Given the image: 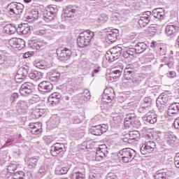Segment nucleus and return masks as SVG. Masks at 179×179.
I'll return each instance as SVG.
<instances>
[{
	"label": "nucleus",
	"mask_w": 179,
	"mask_h": 179,
	"mask_svg": "<svg viewBox=\"0 0 179 179\" xmlns=\"http://www.w3.org/2000/svg\"><path fill=\"white\" fill-rule=\"evenodd\" d=\"M155 17V19H159V20H163L164 17V11L162 8H155L150 11H145L142 13L140 16V19L138 20V24L141 27H145V26H148L152 20V17Z\"/></svg>",
	"instance_id": "f257e3e1"
},
{
	"label": "nucleus",
	"mask_w": 179,
	"mask_h": 179,
	"mask_svg": "<svg viewBox=\"0 0 179 179\" xmlns=\"http://www.w3.org/2000/svg\"><path fill=\"white\" fill-rule=\"evenodd\" d=\"M124 79L129 80L130 86H138L141 84V77L136 75L135 68L131 65L127 66L124 71Z\"/></svg>",
	"instance_id": "f03ea898"
},
{
	"label": "nucleus",
	"mask_w": 179,
	"mask_h": 179,
	"mask_svg": "<svg viewBox=\"0 0 179 179\" xmlns=\"http://www.w3.org/2000/svg\"><path fill=\"white\" fill-rule=\"evenodd\" d=\"M94 37V32L87 30L84 31L83 33L80 34L77 39V43L80 48H85L87 45H90L92 42V38Z\"/></svg>",
	"instance_id": "7ed1b4c3"
},
{
	"label": "nucleus",
	"mask_w": 179,
	"mask_h": 179,
	"mask_svg": "<svg viewBox=\"0 0 179 179\" xmlns=\"http://www.w3.org/2000/svg\"><path fill=\"white\" fill-rule=\"evenodd\" d=\"M136 156V152L131 148H124L117 153V157L122 163H131Z\"/></svg>",
	"instance_id": "20e7f679"
},
{
	"label": "nucleus",
	"mask_w": 179,
	"mask_h": 179,
	"mask_svg": "<svg viewBox=\"0 0 179 179\" xmlns=\"http://www.w3.org/2000/svg\"><path fill=\"white\" fill-rule=\"evenodd\" d=\"M121 54H122V48L115 46L107 52L106 58L109 62H114L121 57Z\"/></svg>",
	"instance_id": "39448f33"
},
{
	"label": "nucleus",
	"mask_w": 179,
	"mask_h": 179,
	"mask_svg": "<svg viewBox=\"0 0 179 179\" xmlns=\"http://www.w3.org/2000/svg\"><path fill=\"white\" fill-rule=\"evenodd\" d=\"M7 9L9 15L15 16L22 13L23 9H24V6L20 3L12 2L8 5Z\"/></svg>",
	"instance_id": "423d86ee"
},
{
	"label": "nucleus",
	"mask_w": 179,
	"mask_h": 179,
	"mask_svg": "<svg viewBox=\"0 0 179 179\" xmlns=\"http://www.w3.org/2000/svg\"><path fill=\"white\" fill-rule=\"evenodd\" d=\"M170 100H171V98L169 95L162 94L156 101L157 108L160 111H164V108H166V106L169 104Z\"/></svg>",
	"instance_id": "0eeeda50"
},
{
	"label": "nucleus",
	"mask_w": 179,
	"mask_h": 179,
	"mask_svg": "<svg viewBox=\"0 0 179 179\" xmlns=\"http://www.w3.org/2000/svg\"><path fill=\"white\" fill-rule=\"evenodd\" d=\"M156 143L153 141H148L140 145V152L142 155H149L155 150Z\"/></svg>",
	"instance_id": "6e6552de"
},
{
	"label": "nucleus",
	"mask_w": 179,
	"mask_h": 179,
	"mask_svg": "<svg viewBox=\"0 0 179 179\" xmlns=\"http://www.w3.org/2000/svg\"><path fill=\"white\" fill-rule=\"evenodd\" d=\"M57 59L59 61H68L72 55V51L66 48H59L57 50Z\"/></svg>",
	"instance_id": "1a4fd4ad"
},
{
	"label": "nucleus",
	"mask_w": 179,
	"mask_h": 179,
	"mask_svg": "<svg viewBox=\"0 0 179 179\" xmlns=\"http://www.w3.org/2000/svg\"><path fill=\"white\" fill-rule=\"evenodd\" d=\"M8 45H10L13 50H22V48H24L26 46V42L21 38H13L9 40Z\"/></svg>",
	"instance_id": "9d476101"
},
{
	"label": "nucleus",
	"mask_w": 179,
	"mask_h": 179,
	"mask_svg": "<svg viewBox=\"0 0 179 179\" xmlns=\"http://www.w3.org/2000/svg\"><path fill=\"white\" fill-rule=\"evenodd\" d=\"M106 148V145H101V147H99L96 149V156H95V160L96 162H103L106 157H108V151L107 149L103 148Z\"/></svg>",
	"instance_id": "9b49d317"
},
{
	"label": "nucleus",
	"mask_w": 179,
	"mask_h": 179,
	"mask_svg": "<svg viewBox=\"0 0 179 179\" xmlns=\"http://www.w3.org/2000/svg\"><path fill=\"white\" fill-rule=\"evenodd\" d=\"M115 96V94H114V90H113V88H106L103 91L101 100L103 103H111Z\"/></svg>",
	"instance_id": "f8f14e48"
},
{
	"label": "nucleus",
	"mask_w": 179,
	"mask_h": 179,
	"mask_svg": "<svg viewBox=\"0 0 179 179\" xmlns=\"http://www.w3.org/2000/svg\"><path fill=\"white\" fill-rule=\"evenodd\" d=\"M34 89V85L30 82L24 83L22 85L20 89V93L22 96H27V94H31Z\"/></svg>",
	"instance_id": "ddd939ff"
},
{
	"label": "nucleus",
	"mask_w": 179,
	"mask_h": 179,
	"mask_svg": "<svg viewBox=\"0 0 179 179\" xmlns=\"http://www.w3.org/2000/svg\"><path fill=\"white\" fill-rule=\"evenodd\" d=\"M54 86L50 81H43L38 85V90L41 93H50L52 91Z\"/></svg>",
	"instance_id": "4468645a"
},
{
	"label": "nucleus",
	"mask_w": 179,
	"mask_h": 179,
	"mask_svg": "<svg viewBox=\"0 0 179 179\" xmlns=\"http://www.w3.org/2000/svg\"><path fill=\"white\" fill-rule=\"evenodd\" d=\"M65 145L64 143H56L51 147L50 153L52 156H58V155H62Z\"/></svg>",
	"instance_id": "2eb2a0df"
},
{
	"label": "nucleus",
	"mask_w": 179,
	"mask_h": 179,
	"mask_svg": "<svg viewBox=\"0 0 179 179\" xmlns=\"http://www.w3.org/2000/svg\"><path fill=\"white\" fill-rule=\"evenodd\" d=\"M29 73V68L27 66L20 67L18 70L17 75L15 76V80L17 83L23 82Z\"/></svg>",
	"instance_id": "dca6fc26"
},
{
	"label": "nucleus",
	"mask_w": 179,
	"mask_h": 179,
	"mask_svg": "<svg viewBox=\"0 0 179 179\" xmlns=\"http://www.w3.org/2000/svg\"><path fill=\"white\" fill-rule=\"evenodd\" d=\"M143 121L149 122V124H156L157 122V115L153 110H149L143 117Z\"/></svg>",
	"instance_id": "f3484780"
},
{
	"label": "nucleus",
	"mask_w": 179,
	"mask_h": 179,
	"mask_svg": "<svg viewBox=\"0 0 179 179\" xmlns=\"http://www.w3.org/2000/svg\"><path fill=\"white\" fill-rule=\"evenodd\" d=\"M29 128L32 135H38L43 131V124L40 122L30 123Z\"/></svg>",
	"instance_id": "a211bd4d"
},
{
	"label": "nucleus",
	"mask_w": 179,
	"mask_h": 179,
	"mask_svg": "<svg viewBox=\"0 0 179 179\" xmlns=\"http://www.w3.org/2000/svg\"><path fill=\"white\" fill-rule=\"evenodd\" d=\"M120 35V31L118 29H115L110 31L107 34L106 36V42L110 44V43H115V41L117 39L118 36Z\"/></svg>",
	"instance_id": "6ab92c4d"
},
{
	"label": "nucleus",
	"mask_w": 179,
	"mask_h": 179,
	"mask_svg": "<svg viewBox=\"0 0 179 179\" xmlns=\"http://www.w3.org/2000/svg\"><path fill=\"white\" fill-rule=\"evenodd\" d=\"M28 45L32 50H40V48H44L47 45V42H44V41H30Z\"/></svg>",
	"instance_id": "aec40b11"
},
{
	"label": "nucleus",
	"mask_w": 179,
	"mask_h": 179,
	"mask_svg": "<svg viewBox=\"0 0 179 179\" xmlns=\"http://www.w3.org/2000/svg\"><path fill=\"white\" fill-rule=\"evenodd\" d=\"M31 118L34 120H37V118H40V117H43L44 114H45L46 110L44 108H36L34 109L31 110L30 111Z\"/></svg>",
	"instance_id": "412c9836"
},
{
	"label": "nucleus",
	"mask_w": 179,
	"mask_h": 179,
	"mask_svg": "<svg viewBox=\"0 0 179 179\" xmlns=\"http://www.w3.org/2000/svg\"><path fill=\"white\" fill-rule=\"evenodd\" d=\"M75 12L76 10L73 7H66L64 13V17L62 18L63 20H66V22H69L71 17H73V15H75Z\"/></svg>",
	"instance_id": "4be33fe9"
},
{
	"label": "nucleus",
	"mask_w": 179,
	"mask_h": 179,
	"mask_svg": "<svg viewBox=\"0 0 179 179\" xmlns=\"http://www.w3.org/2000/svg\"><path fill=\"white\" fill-rule=\"evenodd\" d=\"M27 22H31L38 19V10L36 9L31 10L25 16Z\"/></svg>",
	"instance_id": "5701e85b"
},
{
	"label": "nucleus",
	"mask_w": 179,
	"mask_h": 179,
	"mask_svg": "<svg viewBox=\"0 0 179 179\" xmlns=\"http://www.w3.org/2000/svg\"><path fill=\"white\" fill-rule=\"evenodd\" d=\"M60 121L61 119L59 118V116H57V115H52L49 121H48V127H50V128H57Z\"/></svg>",
	"instance_id": "b1692460"
},
{
	"label": "nucleus",
	"mask_w": 179,
	"mask_h": 179,
	"mask_svg": "<svg viewBox=\"0 0 179 179\" xmlns=\"http://www.w3.org/2000/svg\"><path fill=\"white\" fill-rule=\"evenodd\" d=\"M165 141L169 146H174L177 143V136L173 133H167L165 134Z\"/></svg>",
	"instance_id": "393cba45"
},
{
	"label": "nucleus",
	"mask_w": 179,
	"mask_h": 179,
	"mask_svg": "<svg viewBox=\"0 0 179 179\" xmlns=\"http://www.w3.org/2000/svg\"><path fill=\"white\" fill-rule=\"evenodd\" d=\"M178 113L179 103H174L169 106L167 114L169 117H172V115H176V114H178Z\"/></svg>",
	"instance_id": "a878e982"
},
{
	"label": "nucleus",
	"mask_w": 179,
	"mask_h": 179,
	"mask_svg": "<svg viewBox=\"0 0 179 179\" xmlns=\"http://www.w3.org/2000/svg\"><path fill=\"white\" fill-rule=\"evenodd\" d=\"M179 27L174 25H167L165 28L166 34L170 36H176L178 33Z\"/></svg>",
	"instance_id": "bb28decb"
},
{
	"label": "nucleus",
	"mask_w": 179,
	"mask_h": 179,
	"mask_svg": "<svg viewBox=\"0 0 179 179\" xmlns=\"http://www.w3.org/2000/svg\"><path fill=\"white\" fill-rule=\"evenodd\" d=\"M123 69H124L123 66H120V68L113 69V70L110 73V78H113V80L118 79L120 76H121V75L122 74Z\"/></svg>",
	"instance_id": "cd10ccee"
},
{
	"label": "nucleus",
	"mask_w": 179,
	"mask_h": 179,
	"mask_svg": "<svg viewBox=\"0 0 179 179\" xmlns=\"http://www.w3.org/2000/svg\"><path fill=\"white\" fill-rule=\"evenodd\" d=\"M134 48H136V54H142L148 49V44L145 42H138Z\"/></svg>",
	"instance_id": "c85d7f7f"
},
{
	"label": "nucleus",
	"mask_w": 179,
	"mask_h": 179,
	"mask_svg": "<svg viewBox=\"0 0 179 179\" xmlns=\"http://www.w3.org/2000/svg\"><path fill=\"white\" fill-rule=\"evenodd\" d=\"M62 96L58 92H54L52 94L49 98L48 101L50 104H58L59 103V100H61Z\"/></svg>",
	"instance_id": "c756f323"
},
{
	"label": "nucleus",
	"mask_w": 179,
	"mask_h": 179,
	"mask_svg": "<svg viewBox=\"0 0 179 179\" xmlns=\"http://www.w3.org/2000/svg\"><path fill=\"white\" fill-rule=\"evenodd\" d=\"M29 79L32 80H40V79H43V73L38 71H33L29 74Z\"/></svg>",
	"instance_id": "7c9ffc66"
},
{
	"label": "nucleus",
	"mask_w": 179,
	"mask_h": 179,
	"mask_svg": "<svg viewBox=\"0 0 179 179\" xmlns=\"http://www.w3.org/2000/svg\"><path fill=\"white\" fill-rule=\"evenodd\" d=\"M101 129V125H96L95 127H92L90 129V132L92 135H95L96 136H100V135H103L104 134L105 129Z\"/></svg>",
	"instance_id": "2f4dec72"
},
{
	"label": "nucleus",
	"mask_w": 179,
	"mask_h": 179,
	"mask_svg": "<svg viewBox=\"0 0 179 179\" xmlns=\"http://www.w3.org/2000/svg\"><path fill=\"white\" fill-rule=\"evenodd\" d=\"M72 179H85L86 171L85 170L80 171H73L71 173Z\"/></svg>",
	"instance_id": "473e14b6"
},
{
	"label": "nucleus",
	"mask_w": 179,
	"mask_h": 179,
	"mask_svg": "<svg viewBox=\"0 0 179 179\" xmlns=\"http://www.w3.org/2000/svg\"><path fill=\"white\" fill-rule=\"evenodd\" d=\"M61 74L57 71H52L49 73V80L53 83H57L59 80Z\"/></svg>",
	"instance_id": "72a5a7b5"
},
{
	"label": "nucleus",
	"mask_w": 179,
	"mask_h": 179,
	"mask_svg": "<svg viewBox=\"0 0 179 179\" xmlns=\"http://www.w3.org/2000/svg\"><path fill=\"white\" fill-rule=\"evenodd\" d=\"M43 19L45 22L48 23V22H52L53 19H55V15L52 14V13H50V11L45 10L43 11Z\"/></svg>",
	"instance_id": "f704fd0d"
},
{
	"label": "nucleus",
	"mask_w": 179,
	"mask_h": 179,
	"mask_svg": "<svg viewBox=\"0 0 179 179\" xmlns=\"http://www.w3.org/2000/svg\"><path fill=\"white\" fill-rule=\"evenodd\" d=\"M162 64L160 65V68H173V63L170 62V59L167 57H164L161 59Z\"/></svg>",
	"instance_id": "c9c22d12"
},
{
	"label": "nucleus",
	"mask_w": 179,
	"mask_h": 179,
	"mask_svg": "<svg viewBox=\"0 0 179 179\" xmlns=\"http://www.w3.org/2000/svg\"><path fill=\"white\" fill-rule=\"evenodd\" d=\"M122 6H124V8H129L131 10L135 9V3L130 0H121Z\"/></svg>",
	"instance_id": "e433bc0d"
},
{
	"label": "nucleus",
	"mask_w": 179,
	"mask_h": 179,
	"mask_svg": "<svg viewBox=\"0 0 179 179\" xmlns=\"http://www.w3.org/2000/svg\"><path fill=\"white\" fill-rule=\"evenodd\" d=\"M3 30L7 34H15V33H16V27L8 24L4 27Z\"/></svg>",
	"instance_id": "4c0bfd02"
},
{
	"label": "nucleus",
	"mask_w": 179,
	"mask_h": 179,
	"mask_svg": "<svg viewBox=\"0 0 179 179\" xmlns=\"http://www.w3.org/2000/svg\"><path fill=\"white\" fill-rule=\"evenodd\" d=\"M34 66L38 69H45L47 68V63H45V61L36 59L34 62Z\"/></svg>",
	"instance_id": "58836bf2"
},
{
	"label": "nucleus",
	"mask_w": 179,
	"mask_h": 179,
	"mask_svg": "<svg viewBox=\"0 0 179 179\" xmlns=\"http://www.w3.org/2000/svg\"><path fill=\"white\" fill-rule=\"evenodd\" d=\"M134 54H136V49L135 48H127L124 55L126 58H129L134 57Z\"/></svg>",
	"instance_id": "ea45409f"
},
{
	"label": "nucleus",
	"mask_w": 179,
	"mask_h": 179,
	"mask_svg": "<svg viewBox=\"0 0 179 179\" xmlns=\"http://www.w3.org/2000/svg\"><path fill=\"white\" fill-rule=\"evenodd\" d=\"M37 162H38V159L36 158H29L27 161L29 169H34L37 166Z\"/></svg>",
	"instance_id": "a19ab883"
},
{
	"label": "nucleus",
	"mask_w": 179,
	"mask_h": 179,
	"mask_svg": "<svg viewBox=\"0 0 179 179\" xmlns=\"http://www.w3.org/2000/svg\"><path fill=\"white\" fill-rule=\"evenodd\" d=\"M90 92L89 91V90H85L81 94L80 99L81 100H83V101H87L90 100Z\"/></svg>",
	"instance_id": "79ce46f5"
},
{
	"label": "nucleus",
	"mask_w": 179,
	"mask_h": 179,
	"mask_svg": "<svg viewBox=\"0 0 179 179\" xmlns=\"http://www.w3.org/2000/svg\"><path fill=\"white\" fill-rule=\"evenodd\" d=\"M17 30L21 34H24V35L29 34V33H30V27L22 26L21 27H19Z\"/></svg>",
	"instance_id": "37998d69"
},
{
	"label": "nucleus",
	"mask_w": 179,
	"mask_h": 179,
	"mask_svg": "<svg viewBox=\"0 0 179 179\" xmlns=\"http://www.w3.org/2000/svg\"><path fill=\"white\" fill-rule=\"evenodd\" d=\"M108 20V15L106 14L102 13L101 14V16L99 17L97 22L100 24H103V23H106Z\"/></svg>",
	"instance_id": "c03bdc74"
},
{
	"label": "nucleus",
	"mask_w": 179,
	"mask_h": 179,
	"mask_svg": "<svg viewBox=\"0 0 179 179\" xmlns=\"http://www.w3.org/2000/svg\"><path fill=\"white\" fill-rule=\"evenodd\" d=\"M139 131L134 130L129 132V136L130 139L134 142L135 139H138L139 138Z\"/></svg>",
	"instance_id": "a18cd8bd"
},
{
	"label": "nucleus",
	"mask_w": 179,
	"mask_h": 179,
	"mask_svg": "<svg viewBox=\"0 0 179 179\" xmlns=\"http://www.w3.org/2000/svg\"><path fill=\"white\" fill-rule=\"evenodd\" d=\"M155 179H167V173L163 171H157L155 175Z\"/></svg>",
	"instance_id": "49530a36"
},
{
	"label": "nucleus",
	"mask_w": 179,
	"mask_h": 179,
	"mask_svg": "<svg viewBox=\"0 0 179 179\" xmlns=\"http://www.w3.org/2000/svg\"><path fill=\"white\" fill-rule=\"evenodd\" d=\"M69 170V168L68 167H63L59 169H57L55 171V173L57 174V176H62V174H66Z\"/></svg>",
	"instance_id": "de8ad7c7"
},
{
	"label": "nucleus",
	"mask_w": 179,
	"mask_h": 179,
	"mask_svg": "<svg viewBox=\"0 0 179 179\" xmlns=\"http://www.w3.org/2000/svg\"><path fill=\"white\" fill-rule=\"evenodd\" d=\"M16 169H17V165H16V164H10L7 167V171L8 173H10V174H13V173L16 171Z\"/></svg>",
	"instance_id": "09e8293b"
},
{
	"label": "nucleus",
	"mask_w": 179,
	"mask_h": 179,
	"mask_svg": "<svg viewBox=\"0 0 179 179\" xmlns=\"http://www.w3.org/2000/svg\"><path fill=\"white\" fill-rule=\"evenodd\" d=\"M136 118V115L135 113H129L126 115L124 118V121L126 122H131V121H134Z\"/></svg>",
	"instance_id": "8fccbe9b"
},
{
	"label": "nucleus",
	"mask_w": 179,
	"mask_h": 179,
	"mask_svg": "<svg viewBox=\"0 0 179 179\" xmlns=\"http://www.w3.org/2000/svg\"><path fill=\"white\" fill-rule=\"evenodd\" d=\"M46 10L49 11L50 13H52L55 15H56L57 12H58V10L57 9V6H52V5L48 6L46 8Z\"/></svg>",
	"instance_id": "3c124183"
},
{
	"label": "nucleus",
	"mask_w": 179,
	"mask_h": 179,
	"mask_svg": "<svg viewBox=\"0 0 179 179\" xmlns=\"http://www.w3.org/2000/svg\"><path fill=\"white\" fill-rule=\"evenodd\" d=\"M24 177V172L23 171H18L13 175V179H23Z\"/></svg>",
	"instance_id": "603ef678"
},
{
	"label": "nucleus",
	"mask_w": 179,
	"mask_h": 179,
	"mask_svg": "<svg viewBox=\"0 0 179 179\" xmlns=\"http://www.w3.org/2000/svg\"><path fill=\"white\" fill-rule=\"evenodd\" d=\"M13 142H15V137L10 136L6 140L5 144L3 146V148H6V146H10V145H13Z\"/></svg>",
	"instance_id": "864d4df0"
},
{
	"label": "nucleus",
	"mask_w": 179,
	"mask_h": 179,
	"mask_svg": "<svg viewBox=\"0 0 179 179\" xmlns=\"http://www.w3.org/2000/svg\"><path fill=\"white\" fill-rule=\"evenodd\" d=\"M149 110H150V106H147V105L142 103L141 106L138 108V113H147Z\"/></svg>",
	"instance_id": "5fc2aeb1"
},
{
	"label": "nucleus",
	"mask_w": 179,
	"mask_h": 179,
	"mask_svg": "<svg viewBox=\"0 0 179 179\" xmlns=\"http://www.w3.org/2000/svg\"><path fill=\"white\" fill-rule=\"evenodd\" d=\"M43 141L46 145H50V143L54 142V137H52V136H44Z\"/></svg>",
	"instance_id": "6e6d98bb"
},
{
	"label": "nucleus",
	"mask_w": 179,
	"mask_h": 179,
	"mask_svg": "<svg viewBox=\"0 0 179 179\" xmlns=\"http://www.w3.org/2000/svg\"><path fill=\"white\" fill-rule=\"evenodd\" d=\"M142 104H144V106H147L150 108L152 107V99L149 96L145 97Z\"/></svg>",
	"instance_id": "4d7b16f0"
},
{
	"label": "nucleus",
	"mask_w": 179,
	"mask_h": 179,
	"mask_svg": "<svg viewBox=\"0 0 179 179\" xmlns=\"http://www.w3.org/2000/svg\"><path fill=\"white\" fill-rule=\"evenodd\" d=\"M17 106L18 108H20V110H24V108L27 107V103L24 101H20L17 103Z\"/></svg>",
	"instance_id": "13d9d810"
},
{
	"label": "nucleus",
	"mask_w": 179,
	"mask_h": 179,
	"mask_svg": "<svg viewBox=\"0 0 179 179\" xmlns=\"http://www.w3.org/2000/svg\"><path fill=\"white\" fill-rule=\"evenodd\" d=\"M131 125H133V127H134V128H138V127H139V125H141V122L139 121V120L136 117L134 120H131L130 122Z\"/></svg>",
	"instance_id": "bf43d9fd"
},
{
	"label": "nucleus",
	"mask_w": 179,
	"mask_h": 179,
	"mask_svg": "<svg viewBox=\"0 0 179 179\" xmlns=\"http://www.w3.org/2000/svg\"><path fill=\"white\" fill-rule=\"evenodd\" d=\"M101 54V52L100 50H98L97 49H94L92 50V57L95 58V59H99L100 58V55Z\"/></svg>",
	"instance_id": "052dcab7"
},
{
	"label": "nucleus",
	"mask_w": 179,
	"mask_h": 179,
	"mask_svg": "<svg viewBox=\"0 0 179 179\" xmlns=\"http://www.w3.org/2000/svg\"><path fill=\"white\" fill-rule=\"evenodd\" d=\"M113 121L114 124H116L117 125H118V124H121V122L122 120H121V116L116 115L115 116L113 117Z\"/></svg>",
	"instance_id": "680f3d73"
},
{
	"label": "nucleus",
	"mask_w": 179,
	"mask_h": 179,
	"mask_svg": "<svg viewBox=\"0 0 179 179\" xmlns=\"http://www.w3.org/2000/svg\"><path fill=\"white\" fill-rule=\"evenodd\" d=\"M153 55L150 54L149 56L146 55L142 58L144 60V64H148V62H150L153 59Z\"/></svg>",
	"instance_id": "e2e57ef3"
},
{
	"label": "nucleus",
	"mask_w": 179,
	"mask_h": 179,
	"mask_svg": "<svg viewBox=\"0 0 179 179\" xmlns=\"http://www.w3.org/2000/svg\"><path fill=\"white\" fill-rule=\"evenodd\" d=\"M8 61V56L5 54L0 55V64H5Z\"/></svg>",
	"instance_id": "0e129e2a"
},
{
	"label": "nucleus",
	"mask_w": 179,
	"mask_h": 179,
	"mask_svg": "<svg viewBox=\"0 0 179 179\" xmlns=\"http://www.w3.org/2000/svg\"><path fill=\"white\" fill-rule=\"evenodd\" d=\"M47 33V31H45V29H38L34 32L35 36H44Z\"/></svg>",
	"instance_id": "69168bd1"
},
{
	"label": "nucleus",
	"mask_w": 179,
	"mask_h": 179,
	"mask_svg": "<svg viewBox=\"0 0 179 179\" xmlns=\"http://www.w3.org/2000/svg\"><path fill=\"white\" fill-rule=\"evenodd\" d=\"M174 164L176 167L179 169V152L176 153L175 157H174Z\"/></svg>",
	"instance_id": "338daca9"
},
{
	"label": "nucleus",
	"mask_w": 179,
	"mask_h": 179,
	"mask_svg": "<svg viewBox=\"0 0 179 179\" xmlns=\"http://www.w3.org/2000/svg\"><path fill=\"white\" fill-rule=\"evenodd\" d=\"M99 173H96L94 172H91L90 174V179H99Z\"/></svg>",
	"instance_id": "774afa93"
}]
</instances>
